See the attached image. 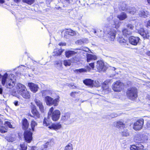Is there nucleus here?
Returning a JSON list of instances; mask_svg holds the SVG:
<instances>
[{
	"mask_svg": "<svg viewBox=\"0 0 150 150\" xmlns=\"http://www.w3.org/2000/svg\"><path fill=\"white\" fill-rule=\"evenodd\" d=\"M117 17L119 20L114 18L113 15H111L107 18V21L109 23V28L107 29V32L110 39L111 41L114 40L116 33V30L113 28H118L120 25V20H125L127 18V16L125 13L122 12L117 15Z\"/></svg>",
	"mask_w": 150,
	"mask_h": 150,
	"instance_id": "f257e3e1",
	"label": "nucleus"
},
{
	"mask_svg": "<svg viewBox=\"0 0 150 150\" xmlns=\"http://www.w3.org/2000/svg\"><path fill=\"white\" fill-rule=\"evenodd\" d=\"M15 77L13 74H8L6 73L3 76L1 79L2 84L7 88H13L15 85Z\"/></svg>",
	"mask_w": 150,
	"mask_h": 150,
	"instance_id": "f03ea898",
	"label": "nucleus"
},
{
	"mask_svg": "<svg viewBox=\"0 0 150 150\" xmlns=\"http://www.w3.org/2000/svg\"><path fill=\"white\" fill-rule=\"evenodd\" d=\"M54 108L52 107L49 110L48 113V118L51 117L52 120L54 121H57L59 118L61 112L59 110H54Z\"/></svg>",
	"mask_w": 150,
	"mask_h": 150,
	"instance_id": "7ed1b4c3",
	"label": "nucleus"
},
{
	"mask_svg": "<svg viewBox=\"0 0 150 150\" xmlns=\"http://www.w3.org/2000/svg\"><path fill=\"white\" fill-rule=\"evenodd\" d=\"M60 97L57 96L56 98L54 99L52 97L47 96L45 98V100L46 104L49 106L53 105L54 106H57L60 101Z\"/></svg>",
	"mask_w": 150,
	"mask_h": 150,
	"instance_id": "20e7f679",
	"label": "nucleus"
},
{
	"mask_svg": "<svg viewBox=\"0 0 150 150\" xmlns=\"http://www.w3.org/2000/svg\"><path fill=\"white\" fill-rule=\"evenodd\" d=\"M126 94L127 97L130 99L133 100L137 97V90L135 87H131L128 89Z\"/></svg>",
	"mask_w": 150,
	"mask_h": 150,
	"instance_id": "39448f33",
	"label": "nucleus"
},
{
	"mask_svg": "<svg viewBox=\"0 0 150 150\" xmlns=\"http://www.w3.org/2000/svg\"><path fill=\"white\" fill-rule=\"evenodd\" d=\"M124 86V85L122 83L117 81L113 83L112 85V88L115 91L119 92L122 90Z\"/></svg>",
	"mask_w": 150,
	"mask_h": 150,
	"instance_id": "423d86ee",
	"label": "nucleus"
},
{
	"mask_svg": "<svg viewBox=\"0 0 150 150\" xmlns=\"http://www.w3.org/2000/svg\"><path fill=\"white\" fill-rule=\"evenodd\" d=\"M143 124V119H140L134 123L133 128L135 130H140L142 128Z\"/></svg>",
	"mask_w": 150,
	"mask_h": 150,
	"instance_id": "0eeeda50",
	"label": "nucleus"
},
{
	"mask_svg": "<svg viewBox=\"0 0 150 150\" xmlns=\"http://www.w3.org/2000/svg\"><path fill=\"white\" fill-rule=\"evenodd\" d=\"M32 133L29 130L25 131L24 133V137L25 141L29 143L32 139Z\"/></svg>",
	"mask_w": 150,
	"mask_h": 150,
	"instance_id": "6e6552de",
	"label": "nucleus"
},
{
	"mask_svg": "<svg viewBox=\"0 0 150 150\" xmlns=\"http://www.w3.org/2000/svg\"><path fill=\"white\" fill-rule=\"evenodd\" d=\"M96 64V67L99 72L104 71H105L106 68L103 62L101 61H98Z\"/></svg>",
	"mask_w": 150,
	"mask_h": 150,
	"instance_id": "1a4fd4ad",
	"label": "nucleus"
},
{
	"mask_svg": "<svg viewBox=\"0 0 150 150\" xmlns=\"http://www.w3.org/2000/svg\"><path fill=\"white\" fill-rule=\"evenodd\" d=\"M129 42L131 44L134 45H136L139 42L140 39L138 37L132 36L129 38Z\"/></svg>",
	"mask_w": 150,
	"mask_h": 150,
	"instance_id": "9d476101",
	"label": "nucleus"
},
{
	"mask_svg": "<svg viewBox=\"0 0 150 150\" xmlns=\"http://www.w3.org/2000/svg\"><path fill=\"white\" fill-rule=\"evenodd\" d=\"M138 15L140 17L146 18L149 15V12L145 9L142 8L139 10Z\"/></svg>",
	"mask_w": 150,
	"mask_h": 150,
	"instance_id": "9b49d317",
	"label": "nucleus"
},
{
	"mask_svg": "<svg viewBox=\"0 0 150 150\" xmlns=\"http://www.w3.org/2000/svg\"><path fill=\"white\" fill-rule=\"evenodd\" d=\"M16 88L18 93L19 94L26 88L25 86L19 83H18L16 84Z\"/></svg>",
	"mask_w": 150,
	"mask_h": 150,
	"instance_id": "f8f14e48",
	"label": "nucleus"
},
{
	"mask_svg": "<svg viewBox=\"0 0 150 150\" xmlns=\"http://www.w3.org/2000/svg\"><path fill=\"white\" fill-rule=\"evenodd\" d=\"M139 33L144 38H148L149 37V33L147 31H145L142 28H141L139 30Z\"/></svg>",
	"mask_w": 150,
	"mask_h": 150,
	"instance_id": "ddd939ff",
	"label": "nucleus"
},
{
	"mask_svg": "<svg viewBox=\"0 0 150 150\" xmlns=\"http://www.w3.org/2000/svg\"><path fill=\"white\" fill-rule=\"evenodd\" d=\"M19 94L21 95L24 98L27 99H29L30 97L29 92L28 91L26 88Z\"/></svg>",
	"mask_w": 150,
	"mask_h": 150,
	"instance_id": "4468645a",
	"label": "nucleus"
},
{
	"mask_svg": "<svg viewBox=\"0 0 150 150\" xmlns=\"http://www.w3.org/2000/svg\"><path fill=\"white\" fill-rule=\"evenodd\" d=\"M28 86L31 90L33 92H36L38 90V86L37 85L32 82L28 83Z\"/></svg>",
	"mask_w": 150,
	"mask_h": 150,
	"instance_id": "2eb2a0df",
	"label": "nucleus"
},
{
	"mask_svg": "<svg viewBox=\"0 0 150 150\" xmlns=\"http://www.w3.org/2000/svg\"><path fill=\"white\" fill-rule=\"evenodd\" d=\"M83 83L86 85L90 87H93V80L90 79H87L84 80L83 81Z\"/></svg>",
	"mask_w": 150,
	"mask_h": 150,
	"instance_id": "dca6fc26",
	"label": "nucleus"
},
{
	"mask_svg": "<svg viewBox=\"0 0 150 150\" xmlns=\"http://www.w3.org/2000/svg\"><path fill=\"white\" fill-rule=\"evenodd\" d=\"M62 127V125L59 123L52 124L49 127V128L50 129H53L54 130H57L60 129Z\"/></svg>",
	"mask_w": 150,
	"mask_h": 150,
	"instance_id": "f3484780",
	"label": "nucleus"
},
{
	"mask_svg": "<svg viewBox=\"0 0 150 150\" xmlns=\"http://www.w3.org/2000/svg\"><path fill=\"white\" fill-rule=\"evenodd\" d=\"M114 126L118 128H119L121 127L124 128L125 127V125L123 122L121 121H118L116 122H114L113 123Z\"/></svg>",
	"mask_w": 150,
	"mask_h": 150,
	"instance_id": "a211bd4d",
	"label": "nucleus"
},
{
	"mask_svg": "<svg viewBox=\"0 0 150 150\" xmlns=\"http://www.w3.org/2000/svg\"><path fill=\"white\" fill-rule=\"evenodd\" d=\"M91 68L88 66H87L86 68H82L79 69H76L75 71L77 73H84L90 71Z\"/></svg>",
	"mask_w": 150,
	"mask_h": 150,
	"instance_id": "6ab92c4d",
	"label": "nucleus"
},
{
	"mask_svg": "<svg viewBox=\"0 0 150 150\" xmlns=\"http://www.w3.org/2000/svg\"><path fill=\"white\" fill-rule=\"evenodd\" d=\"M122 33L124 36L128 37L131 35L132 31L130 30H129L128 29L125 28L122 30Z\"/></svg>",
	"mask_w": 150,
	"mask_h": 150,
	"instance_id": "aec40b11",
	"label": "nucleus"
},
{
	"mask_svg": "<svg viewBox=\"0 0 150 150\" xmlns=\"http://www.w3.org/2000/svg\"><path fill=\"white\" fill-rule=\"evenodd\" d=\"M108 82L107 81H105L103 83L102 85V87L103 90L106 91V93L110 91V89L109 88L108 85Z\"/></svg>",
	"mask_w": 150,
	"mask_h": 150,
	"instance_id": "412c9836",
	"label": "nucleus"
},
{
	"mask_svg": "<svg viewBox=\"0 0 150 150\" xmlns=\"http://www.w3.org/2000/svg\"><path fill=\"white\" fill-rule=\"evenodd\" d=\"M5 139L8 142H12L15 141L16 139L13 135L9 134L5 137Z\"/></svg>",
	"mask_w": 150,
	"mask_h": 150,
	"instance_id": "4be33fe9",
	"label": "nucleus"
},
{
	"mask_svg": "<svg viewBox=\"0 0 150 150\" xmlns=\"http://www.w3.org/2000/svg\"><path fill=\"white\" fill-rule=\"evenodd\" d=\"M31 104L32 112L34 115L33 116L35 117H37L38 112L36 107L34 105L32 104V103Z\"/></svg>",
	"mask_w": 150,
	"mask_h": 150,
	"instance_id": "5701e85b",
	"label": "nucleus"
},
{
	"mask_svg": "<svg viewBox=\"0 0 150 150\" xmlns=\"http://www.w3.org/2000/svg\"><path fill=\"white\" fill-rule=\"evenodd\" d=\"M76 53L77 52L73 51L68 50L65 52V54L66 57L69 58Z\"/></svg>",
	"mask_w": 150,
	"mask_h": 150,
	"instance_id": "b1692460",
	"label": "nucleus"
},
{
	"mask_svg": "<svg viewBox=\"0 0 150 150\" xmlns=\"http://www.w3.org/2000/svg\"><path fill=\"white\" fill-rule=\"evenodd\" d=\"M22 127L24 129H27L29 126V123L27 120L25 119H24L22 120Z\"/></svg>",
	"mask_w": 150,
	"mask_h": 150,
	"instance_id": "393cba45",
	"label": "nucleus"
},
{
	"mask_svg": "<svg viewBox=\"0 0 150 150\" xmlns=\"http://www.w3.org/2000/svg\"><path fill=\"white\" fill-rule=\"evenodd\" d=\"M87 61L88 62H90L91 60L93 59L95 60L97 59V57L96 56L93 55L91 54H87Z\"/></svg>",
	"mask_w": 150,
	"mask_h": 150,
	"instance_id": "a878e982",
	"label": "nucleus"
},
{
	"mask_svg": "<svg viewBox=\"0 0 150 150\" xmlns=\"http://www.w3.org/2000/svg\"><path fill=\"white\" fill-rule=\"evenodd\" d=\"M136 10L134 7H130L127 9L126 12L131 14H134L136 12Z\"/></svg>",
	"mask_w": 150,
	"mask_h": 150,
	"instance_id": "bb28decb",
	"label": "nucleus"
},
{
	"mask_svg": "<svg viewBox=\"0 0 150 150\" xmlns=\"http://www.w3.org/2000/svg\"><path fill=\"white\" fill-rule=\"evenodd\" d=\"M118 41L122 45L125 46L128 45V41L122 38H119L118 39Z\"/></svg>",
	"mask_w": 150,
	"mask_h": 150,
	"instance_id": "cd10ccee",
	"label": "nucleus"
},
{
	"mask_svg": "<svg viewBox=\"0 0 150 150\" xmlns=\"http://www.w3.org/2000/svg\"><path fill=\"white\" fill-rule=\"evenodd\" d=\"M38 107L39 108L40 111L42 113H44L45 110L44 107L42 103L41 102H40V101H38Z\"/></svg>",
	"mask_w": 150,
	"mask_h": 150,
	"instance_id": "c85d7f7f",
	"label": "nucleus"
},
{
	"mask_svg": "<svg viewBox=\"0 0 150 150\" xmlns=\"http://www.w3.org/2000/svg\"><path fill=\"white\" fill-rule=\"evenodd\" d=\"M134 140L137 142L141 143V134L135 135L134 138Z\"/></svg>",
	"mask_w": 150,
	"mask_h": 150,
	"instance_id": "c756f323",
	"label": "nucleus"
},
{
	"mask_svg": "<svg viewBox=\"0 0 150 150\" xmlns=\"http://www.w3.org/2000/svg\"><path fill=\"white\" fill-rule=\"evenodd\" d=\"M52 124L51 122L49 121L48 120L45 118L43 122L44 126H48L49 128V127Z\"/></svg>",
	"mask_w": 150,
	"mask_h": 150,
	"instance_id": "7c9ffc66",
	"label": "nucleus"
},
{
	"mask_svg": "<svg viewBox=\"0 0 150 150\" xmlns=\"http://www.w3.org/2000/svg\"><path fill=\"white\" fill-rule=\"evenodd\" d=\"M66 33L70 35H74L76 34V33L75 31L70 29L67 30L66 31Z\"/></svg>",
	"mask_w": 150,
	"mask_h": 150,
	"instance_id": "2f4dec72",
	"label": "nucleus"
},
{
	"mask_svg": "<svg viewBox=\"0 0 150 150\" xmlns=\"http://www.w3.org/2000/svg\"><path fill=\"white\" fill-rule=\"evenodd\" d=\"M50 143V141H48L41 146L40 150H46L47 148V146L49 145Z\"/></svg>",
	"mask_w": 150,
	"mask_h": 150,
	"instance_id": "473e14b6",
	"label": "nucleus"
},
{
	"mask_svg": "<svg viewBox=\"0 0 150 150\" xmlns=\"http://www.w3.org/2000/svg\"><path fill=\"white\" fill-rule=\"evenodd\" d=\"M62 52V51L61 50H60V49H57L54 50V53L55 55H60L61 54Z\"/></svg>",
	"mask_w": 150,
	"mask_h": 150,
	"instance_id": "72a5a7b5",
	"label": "nucleus"
},
{
	"mask_svg": "<svg viewBox=\"0 0 150 150\" xmlns=\"http://www.w3.org/2000/svg\"><path fill=\"white\" fill-rule=\"evenodd\" d=\"M121 135L123 136L127 137L129 135V133L127 129H125L122 132Z\"/></svg>",
	"mask_w": 150,
	"mask_h": 150,
	"instance_id": "f704fd0d",
	"label": "nucleus"
},
{
	"mask_svg": "<svg viewBox=\"0 0 150 150\" xmlns=\"http://www.w3.org/2000/svg\"><path fill=\"white\" fill-rule=\"evenodd\" d=\"M75 62L74 61H72L71 62L69 60H64L63 62V64L65 66H69L71 65V62Z\"/></svg>",
	"mask_w": 150,
	"mask_h": 150,
	"instance_id": "c9c22d12",
	"label": "nucleus"
},
{
	"mask_svg": "<svg viewBox=\"0 0 150 150\" xmlns=\"http://www.w3.org/2000/svg\"><path fill=\"white\" fill-rule=\"evenodd\" d=\"M70 116V114L68 113H66L64 116L62 117V119L64 121H66L68 120Z\"/></svg>",
	"mask_w": 150,
	"mask_h": 150,
	"instance_id": "e433bc0d",
	"label": "nucleus"
},
{
	"mask_svg": "<svg viewBox=\"0 0 150 150\" xmlns=\"http://www.w3.org/2000/svg\"><path fill=\"white\" fill-rule=\"evenodd\" d=\"M73 149L72 144L71 143H69L66 146L64 150H73Z\"/></svg>",
	"mask_w": 150,
	"mask_h": 150,
	"instance_id": "4c0bfd02",
	"label": "nucleus"
},
{
	"mask_svg": "<svg viewBox=\"0 0 150 150\" xmlns=\"http://www.w3.org/2000/svg\"><path fill=\"white\" fill-rule=\"evenodd\" d=\"M56 67L58 69H60L62 68V63L60 61H57L55 62Z\"/></svg>",
	"mask_w": 150,
	"mask_h": 150,
	"instance_id": "58836bf2",
	"label": "nucleus"
},
{
	"mask_svg": "<svg viewBox=\"0 0 150 150\" xmlns=\"http://www.w3.org/2000/svg\"><path fill=\"white\" fill-rule=\"evenodd\" d=\"M141 143L145 142L148 139L147 137L144 134H141Z\"/></svg>",
	"mask_w": 150,
	"mask_h": 150,
	"instance_id": "ea45409f",
	"label": "nucleus"
},
{
	"mask_svg": "<svg viewBox=\"0 0 150 150\" xmlns=\"http://www.w3.org/2000/svg\"><path fill=\"white\" fill-rule=\"evenodd\" d=\"M23 2L29 5H31L34 1V0H22Z\"/></svg>",
	"mask_w": 150,
	"mask_h": 150,
	"instance_id": "a19ab883",
	"label": "nucleus"
},
{
	"mask_svg": "<svg viewBox=\"0 0 150 150\" xmlns=\"http://www.w3.org/2000/svg\"><path fill=\"white\" fill-rule=\"evenodd\" d=\"M126 27L129 30H130L131 31V30H133L134 28V26L133 25L130 23H129L127 24Z\"/></svg>",
	"mask_w": 150,
	"mask_h": 150,
	"instance_id": "79ce46f5",
	"label": "nucleus"
},
{
	"mask_svg": "<svg viewBox=\"0 0 150 150\" xmlns=\"http://www.w3.org/2000/svg\"><path fill=\"white\" fill-rule=\"evenodd\" d=\"M4 125L10 128H13L14 127H13L12 125H11L10 122L8 121H5Z\"/></svg>",
	"mask_w": 150,
	"mask_h": 150,
	"instance_id": "37998d69",
	"label": "nucleus"
},
{
	"mask_svg": "<svg viewBox=\"0 0 150 150\" xmlns=\"http://www.w3.org/2000/svg\"><path fill=\"white\" fill-rule=\"evenodd\" d=\"M136 147H137L138 150H142L144 148V146L141 144H138L136 145Z\"/></svg>",
	"mask_w": 150,
	"mask_h": 150,
	"instance_id": "c03bdc74",
	"label": "nucleus"
},
{
	"mask_svg": "<svg viewBox=\"0 0 150 150\" xmlns=\"http://www.w3.org/2000/svg\"><path fill=\"white\" fill-rule=\"evenodd\" d=\"M0 132L2 133H5L6 132V128L5 127L0 126Z\"/></svg>",
	"mask_w": 150,
	"mask_h": 150,
	"instance_id": "a18cd8bd",
	"label": "nucleus"
},
{
	"mask_svg": "<svg viewBox=\"0 0 150 150\" xmlns=\"http://www.w3.org/2000/svg\"><path fill=\"white\" fill-rule=\"evenodd\" d=\"M100 85V83L98 81H95L94 82L93 81V87L94 86L95 87H98Z\"/></svg>",
	"mask_w": 150,
	"mask_h": 150,
	"instance_id": "49530a36",
	"label": "nucleus"
},
{
	"mask_svg": "<svg viewBox=\"0 0 150 150\" xmlns=\"http://www.w3.org/2000/svg\"><path fill=\"white\" fill-rule=\"evenodd\" d=\"M21 150H26L27 149V146L24 144H23L20 145Z\"/></svg>",
	"mask_w": 150,
	"mask_h": 150,
	"instance_id": "de8ad7c7",
	"label": "nucleus"
},
{
	"mask_svg": "<svg viewBox=\"0 0 150 150\" xmlns=\"http://www.w3.org/2000/svg\"><path fill=\"white\" fill-rule=\"evenodd\" d=\"M36 125V124L35 122L34 121H32L31 124V128L33 130H34V128L35 125Z\"/></svg>",
	"mask_w": 150,
	"mask_h": 150,
	"instance_id": "09e8293b",
	"label": "nucleus"
},
{
	"mask_svg": "<svg viewBox=\"0 0 150 150\" xmlns=\"http://www.w3.org/2000/svg\"><path fill=\"white\" fill-rule=\"evenodd\" d=\"M136 146L135 145H132L130 147V150H138Z\"/></svg>",
	"mask_w": 150,
	"mask_h": 150,
	"instance_id": "8fccbe9b",
	"label": "nucleus"
},
{
	"mask_svg": "<svg viewBox=\"0 0 150 150\" xmlns=\"http://www.w3.org/2000/svg\"><path fill=\"white\" fill-rule=\"evenodd\" d=\"M83 41L81 40H79L76 42V43L78 44L79 45H81L83 43Z\"/></svg>",
	"mask_w": 150,
	"mask_h": 150,
	"instance_id": "3c124183",
	"label": "nucleus"
},
{
	"mask_svg": "<svg viewBox=\"0 0 150 150\" xmlns=\"http://www.w3.org/2000/svg\"><path fill=\"white\" fill-rule=\"evenodd\" d=\"M110 116L111 117L114 118L117 117V115L115 113H112L111 114Z\"/></svg>",
	"mask_w": 150,
	"mask_h": 150,
	"instance_id": "603ef678",
	"label": "nucleus"
},
{
	"mask_svg": "<svg viewBox=\"0 0 150 150\" xmlns=\"http://www.w3.org/2000/svg\"><path fill=\"white\" fill-rule=\"evenodd\" d=\"M94 33H97V34L96 35L98 36V37H100V38L101 37V36L100 35V33L99 32H98L97 31H96L95 30H94Z\"/></svg>",
	"mask_w": 150,
	"mask_h": 150,
	"instance_id": "864d4df0",
	"label": "nucleus"
},
{
	"mask_svg": "<svg viewBox=\"0 0 150 150\" xmlns=\"http://www.w3.org/2000/svg\"><path fill=\"white\" fill-rule=\"evenodd\" d=\"M89 65L90 67H91L92 69H93L94 67V63L93 62L91 63L90 64H89Z\"/></svg>",
	"mask_w": 150,
	"mask_h": 150,
	"instance_id": "5fc2aeb1",
	"label": "nucleus"
},
{
	"mask_svg": "<svg viewBox=\"0 0 150 150\" xmlns=\"http://www.w3.org/2000/svg\"><path fill=\"white\" fill-rule=\"evenodd\" d=\"M59 45L60 46H65L66 43L65 42H61L59 43Z\"/></svg>",
	"mask_w": 150,
	"mask_h": 150,
	"instance_id": "6e6d98bb",
	"label": "nucleus"
},
{
	"mask_svg": "<svg viewBox=\"0 0 150 150\" xmlns=\"http://www.w3.org/2000/svg\"><path fill=\"white\" fill-rule=\"evenodd\" d=\"M76 93V92H72L71 93V96L73 97H74L75 96V94Z\"/></svg>",
	"mask_w": 150,
	"mask_h": 150,
	"instance_id": "4d7b16f0",
	"label": "nucleus"
},
{
	"mask_svg": "<svg viewBox=\"0 0 150 150\" xmlns=\"http://www.w3.org/2000/svg\"><path fill=\"white\" fill-rule=\"evenodd\" d=\"M127 9H128V8H126V6H125V7H121V9L122 11H126V10H127Z\"/></svg>",
	"mask_w": 150,
	"mask_h": 150,
	"instance_id": "13d9d810",
	"label": "nucleus"
},
{
	"mask_svg": "<svg viewBox=\"0 0 150 150\" xmlns=\"http://www.w3.org/2000/svg\"><path fill=\"white\" fill-rule=\"evenodd\" d=\"M14 103L16 106L18 105V101H15L14 102Z\"/></svg>",
	"mask_w": 150,
	"mask_h": 150,
	"instance_id": "bf43d9fd",
	"label": "nucleus"
},
{
	"mask_svg": "<svg viewBox=\"0 0 150 150\" xmlns=\"http://www.w3.org/2000/svg\"><path fill=\"white\" fill-rule=\"evenodd\" d=\"M3 89L2 88H0V94H2V93Z\"/></svg>",
	"mask_w": 150,
	"mask_h": 150,
	"instance_id": "052dcab7",
	"label": "nucleus"
},
{
	"mask_svg": "<svg viewBox=\"0 0 150 150\" xmlns=\"http://www.w3.org/2000/svg\"><path fill=\"white\" fill-rule=\"evenodd\" d=\"M147 25V26H150V20L148 22Z\"/></svg>",
	"mask_w": 150,
	"mask_h": 150,
	"instance_id": "680f3d73",
	"label": "nucleus"
},
{
	"mask_svg": "<svg viewBox=\"0 0 150 150\" xmlns=\"http://www.w3.org/2000/svg\"><path fill=\"white\" fill-rule=\"evenodd\" d=\"M146 54L148 56H150V51H147L146 52Z\"/></svg>",
	"mask_w": 150,
	"mask_h": 150,
	"instance_id": "e2e57ef3",
	"label": "nucleus"
},
{
	"mask_svg": "<svg viewBox=\"0 0 150 150\" xmlns=\"http://www.w3.org/2000/svg\"><path fill=\"white\" fill-rule=\"evenodd\" d=\"M4 0H0V3L1 4H3L4 3Z\"/></svg>",
	"mask_w": 150,
	"mask_h": 150,
	"instance_id": "0e129e2a",
	"label": "nucleus"
},
{
	"mask_svg": "<svg viewBox=\"0 0 150 150\" xmlns=\"http://www.w3.org/2000/svg\"><path fill=\"white\" fill-rule=\"evenodd\" d=\"M82 31L86 33L88 32V31L86 29H84L82 30Z\"/></svg>",
	"mask_w": 150,
	"mask_h": 150,
	"instance_id": "69168bd1",
	"label": "nucleus"
},
{
	"mask_svg": "<svg viewBox=\"0 0 150 150\" xmlns=\"http://www.w3.org/2000/svg\"><path fill=\"white\" fill-rule=\"evenodd\" d=\"M15 2H16L17 3H18L20 1V0H14Z\"/></svg>",
	"mask_w": 150,
	"mask_h": 150,
	"instance_id": "338daca9",
	"label": "nucleus"
},
{
	"mask_svg": "<svg viewBox=\"0 0 150 150\" xmlns=\"http://www.w3.org/2000/svg\"><path fill=\"white\" fill-rule=\"evenodd\" d=\"M148 108H149L148 109H149V110L150 111V104L149 105H148Z\"/></svg>",
	"mask_w": 150,
	"mask_h": 150,
	"instance_id": "774afa93",
	"label": "nucleus"
}]
</instances>
